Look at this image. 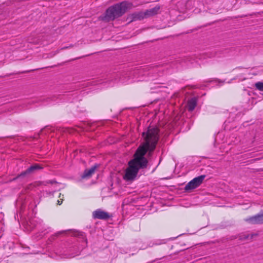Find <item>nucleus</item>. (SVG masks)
Listing matches in <instances>:
<instances>
[{
  "label": "nucleus",
  "instance_id": "7",
  "mask_svg": "<svg viewBox=\"0 0 263 263\" xmlns=\"http://www.w3.org/2000/svg\"><path fill=\"white\" fill-rule=\"evenodd\" d=\"M248 222L252 224H261L263 223V212L255 216L251 217L246 220Z\"/></svg>",
  "mask_w": 263,
  "mask_h": 263
},
{
  "label": "nucleus",
  "instance_id": "2",
  "mask_svg": "<svg viewBox=\"0 0 263 263\" xmlns=\"http://www.w3.org/2000/svg\"><path fill=\"white\" fill-rule=\"evenodd\" d=\"M132 7V3L127 1L115 4L106 10L102 20L107 22L114 20L115 18L122 16L127 10L131 9Z\"/></svg>",
  "mask_w": 263,
  "mask_h": 263
},
{
  "label": "nucleus",
  "instance_id": "3",
  "mask_svg": "<svg viewBox=\"0 0 263 263\" xmlns=\"http://www.w3.org/2000/svg\"><path fill=\"white\" fill-rule=\"evenodd\" d=\"M160 7L157 6L152 9L147 10L145 12H140L135 14L134 18L141 20L145 17L154 16L158 14L160 11Z\"/></svg>",
  "mask_w": 263,
  "mask_h": 263
},
{
  "label": "nucleus",
  "instance_id": "16",
  "mask_svg": "<svg viewBox=\"0 0 263 263\" xmlns=\"http://www.w3.org/2000/svg\"><path fill=\"white\" fill-rule=\"evenodd\" d=\"M62 203V201H59V200L58 201V204L60 205V204H61Z\"/></svg>",
  "mask_w": 263,
  "mask_h": 263
},
{
  "label": "nucleus",
  "instance_id": "17",
  "mask_svg": "<svg viewBox=\"0 0 263 263\" xmlns=\"http://www.w3.org/2000/svg\"><path fill=\"white\" fill-rule=\"evenodd\" d=\"M215 82H217H217H218L219 83H220V82H221V83H223V82H221V81H219V80H215Z\"/></svg>",
  "mask_w": 263,
  "mask_h": 263
},
{
  "label": "nucleus",
  "instance_id": "11",
  "mask_svg": "<svg viewBox=\"0 0 263 263\" xmlns=\"http://www.w3.org/2000/svg\"><path fill=\"white\" fill-rule=\"evenodd\" d=\"M96 166L92 167L89 170H86L83 175V178H89L94 173Z\"/></svg>",
  "mask_w": 263,
  "mask_h": 263
},
{
  "label": "nucleus",
  "instance_id": "5",
  "mask_svg": "<svg viewBox=\"0 0 263 263\" xmlns=\"http://www.w3.org/2000/svg\"><path fill=\"white\" fill-rule=\"evenodd\" d=\"M205 177V175H201L198 177L195 178L186 185L185 190L189 191L197 187L202 183Z\"/></svg>",
  "mask_w": 263,
  "mask_h": 263
},
{
  "label": "nucleus",
  "instance_id": "4",
  "mask_svg": "<svg viewBox=\"0 0 263 263\" xmlns=\"http://www.w3.org/2000/svg\"><path fill=\"white\" fill-rule=\"evenodd\" d=\"M143 72L144 69H138L134 70V71H130L129 73H126L125 75L120 77L119 81L123 83H128L133 82L134 81H130L129 78V77H130L132 76H134V77H138L142 74Z\"/></svg>",
  "mask_w": 263,
  "mask_h": 263
},
{
  "label": "nucleus",
  "instance_id": "14",
  "mask_svg": "<svg viewBox=\"0 0 263 263\" xmlns=\"http://www.w3.org/2000/svg\"><path fill=\"white\" fill-rule=\"evenodd\" d=\"M112 80H104L103 81H101V82H100V84H103V83H108V85L109 86H112V84L111 83V81H112Z\"/></svg>",
  "mask_w": 263,
  "mask_h": 263
},
{
  "label": "nucleus",
  "instance_id": "13",
  "mask_svg": "<svg viewBox=\"0 0 263 263\" xmlns=\"http://www.w3.org/2000/svg\"><path fill=\"white\" fill-rule=\"evenodd\" d=\"M255 86L259 91H263V82H258L255 84Z\"/></svg>",
  "mask_w": 263,
  "mask_h": 263
},
{
  "label": "nucleus",
  "instance_id": "1",
  "mask_svg": "<svg viewBox=\"0 0 263 263\" xmlns=\"http://www.w3.org/2000/svg\"><path fill=\"white\" fill-rule=\"evenodd\" d=\"M142 136L144 140L143 144L137 150L134 159L128 162V166L125 171L123 178L126 181L134 180L139 170L146 166L147 161L144 155L147 151L150 153L155 149L158 140V129L149 128L147 133H143Z\"/></svg>",
  "mask_w": 263,
  "mask_h": 263
},
{
  "label": "nucleus",
  "instance_id": "8",
  "mask_svg": "<svg viewBox=\"0 0 263 263\" xmlns=\"http://www.w3.org/2000/svg\"><path fill=\"white\" fill-rule=\"evenodd\" d=\"M197 98L196 97L192 98L187 101L186 108L190 111H193L197 105Z\"/></svg>",
  "mask_w": 263,
  "mask_h": 263
},
{
  "label": "nucleus",
  "instance_id": "12",
  "mask_svg": "<svg viewBox=\"0 0 263 263\" xmlns=\"http://www.w3.org/2000/svg\"><path fill=\"white\" fill-rule=\"evenodd\" d=\"M253 236H256V234H252L251 235L248 234H243L240 236V239L243 240L251 239Z\"/></svg>",
  "mask_w": 263,
  "mask_h": 263
},
{
  "label": "nucleus",
  "instance_id": "6",
  "mask_svg": "<svg viewBox=\"0 0 263 263\" xmlns=\"http://www.w3.org/2000/svg\"><path fill=\"white\" fill-rule=\"evenodd\" d=\"M93 216L95 218L100 219H107L110 217V214L102 210L98 209L93 212Z\"/></svg>",
  "mask_w": 263,
  "mask_h": 263
},
{
  "label": "nucleus",
  "instance_id": "15",
  "mask_svg": "<svg viewBox=\"0 0 263 263\" xmlns=\"http://www.w3.org/2000/svg\"><path fill=\"white\" fill-rule=\"evenodd\" d=\"M77 236H82L83 237V234L81 232H77V234L75 235Z\"/></svg>",
  "mask_w": 263,
  "mask_h": 263
},
{
  "label": "nucleus",
  "instance_id": "10",
  "mask_svg": "<svg viewBox=\"0 0 263 263\" xmlns=\"http://www.w3.org/2000/svg\"><path fill=\"white\" fill-rule=\"evenodd\" d=\"M52 130L51 129V128L49 127H45L44 128L42 129L40 133L37 134H36L34 137H33V138L34 139H36L38 137H40V136H42L44 135H47L48 134H49L50 132H51Z\"/></svg>",
  "mask_w": 263,
  "mask_h": 263
},
{
  "label": "nucleus",
  "instance_id": "9",
  "mask_svg": "<svg viewBox=\"0 0 263 263\" xmlns=\"http://www.w3.org/2000/svg\"><path fill=\"white\" fill-rule=\"evenodd\" d=\"M42 168V167L37 164H35L31 166H30L29 168H28L26 171L24 172L21 174L22 176L25 175L26 174H29L30 173H33L34 171L37 170H40Z\"/></svg>",
  "mask_w": 263,
  "mask_h": 263
}]
</instances>
